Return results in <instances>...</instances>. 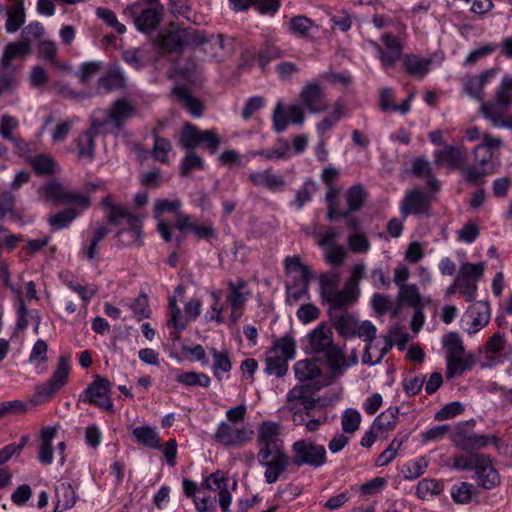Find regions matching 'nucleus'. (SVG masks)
Instances as JSON below:
<instances>
[{
    "label": "nucleus",
    "instance_id": "c9c22d12",
    "mask_svg": "<svg viewBox=\"0 0 512 512\" xmlns=\"http://www.w3.org/2000/svg\"><path fill=\"white\" fill-rule=\"evenodd\" d=\"M284 269L287 274H297V278L301 280V282H311L313 275L311 273L310 268L301 262L299 256H287L284 259Z\"/></svg>",
    "mask_w": 512,
    "mask_h": 512
},
{
    "label": "nucleus",
    "instance_id": "e2e57ef3",
    "mask_svg": "<svg viewBox=\"0 0 512 512\" xmlns=\"http://www.w3.org/2000/svg\"><path fill=\"white\" fill-rule=\"evenodd\" d=\"M399 299L413 308L420 306L421 298L416 285L401 286L399 288Z\"/></svg>",
    "mask_w": 512,
    "mask_h": 512
},
{
    "label": "nucleus",
    "instance_id": "4c0bfd02",
    "mask_svg": "<svg viewBox=\"0 0 512 512\" xmlns=\"http://www.w3.org/2000/svg\"><path fill=\"white\" fill-rule=\"evenodd\" d=\"M29 164L37 175L50 176L55 173L57 162L47 154H37L29 157Z\"/></svg>",
    "mask_w": 512,
    "mask_h": 512
},
{
    "label": "nucleus",
    "instance_id": "a211bd4d",
    "mask_svg": "<svg viewBox=\"0 0 512 512\" xmlns=\"http://www.w3.org/2000/svg\"><path fill=\"white\" fill-rule=\"evenodd\" d=\"M103 127V122L100 120L92 118L90 128L79 135V137L75 140L77 149H78V157L80 159L87 158L92 160L94 157L95 150V137L99 133V129Z\"/></svg>",
    "mask_w": 512,
    "mask_h": 512
},
{
    "label": "nucleus",
    "instance_id": "6e6552de",
    "mask_svg": "<svg viewBox=\"0 0 512 512\" xmlns=\"http://www.w3.org/2000/svg\"><path fill=\"white\" fill-rule=\"evenodd\" d=\"M178 145L186 151H195L205 145L211 153H215L220 145V138L214 130H199L195 125L186 123L179 134Z\"/></svg>",
    "mask_w": 512,
    "mask_h": 512
},
{
    "label": "nucleus",
    "instance_id": "aec40b11",
    "mask_svg": "<svg viewBox=\"0 0 512 512\" xmlns=\"http://www.w3.org/2000/svg\"><path fill=\"white\" fill-rule=\"evenodd\" d=\"M387 51L382 48L380 61L384 68L393 67L397 61L402 59L403 46L401 41L391 33H384L381 37Z\"/></svg>",
    "mask_w": 512,
    "mask_h": 512
},
{
    "label": "nucleus",
    "instance_id": "2f4dec72",
    "mask_svg": "<svg viewBox=\"0 0 512 512\" xmlns=\"http://www.w3.org/2000/svg\"><path fill=\"white\" fill-rule=\"evenodd\" d=\"M57 433L54 427H46L41 430V443L38 459L43 465H49L53 461L52 441Z\"/></svg>",
    "mask_w": 512,
    "mask_h": 512
},
{
    "label": "nucleus",
    "instance_id": "a19ab883",
    "mask_svg": "<svg viewBox=\"0 0 512 512\" xmlns=\"http://www.w3.org/2000/svg\"><path fill=\"white\" fill-rule=\"evenodd\" d=\"M313 27L314 22L303 15L294 16L288 22L289 32L299 38H309Z\"/></svg>",
    "mask_w": 512,
    "mask_h": 512
},
{
    "label": "nucleus",
    "instance_id": "9b49d317",
    "mask_svg": "<svg viewBox=\"0 0 512 512\" xmlns=\"http://www.w3.org/2000/svg\"><path fill=\"white\" fill-rule=\"evenodd\" d=\"M253 434L248 426H237L223 421L218 425L213 438L225 447H241L252 439Z\"/></svg>",
    "mask_w": 512,
    "mask_h": 512
},
{
    "label": "nucleus",
    "instance_id": "37998d69",
    "mask_svg": "<svg viewBox=\"0 0 512 512\" xmlns=\"http://www.w3.org/2000/svg\"><path fill=\"white\" fill-rule=\"evenodd\" d=\"M98 86L106 92L122 89L125 87V76L119 69H110L104 76L99 78Z\"/></svg>",
    "mask_w": 512,
    "mask_h": 512
},
{
    "label": "nucleus",
    "instance_id": "473e14b6",
    "mask_svg": "<svg viewBox=\"0 0 512 512\" xmlns=\"http://www.w3.org/2000/svg\"><path fill=\"white\" fill-rule=\"evenodd\" d=\"M365 277V265L363 263L356 264L351 269V275L344 283L346 286V294L350 296L352 304H355L360 297V281Z\"/></svg>",
    "mask_w": 512,
    "mask_h": 512
},
{
    "label": "nucleus",
    "instance_id": "052dcab7",
    "mask_svg": "<svg viewBox=\"0 0 512 512\" xmlns=\"http://www.w3.org/2000/svg\"><path fill=\"white\" fill-rule=\"evenodd\" d=\"M324 250L325 261L334 267L343 265L348 256L347 250L341 245L328 247Z\"/></svg>",
    "mask_w": 512,
    "mask_h": 512
},
{
    "label": "nucleus",
    "instance_id": "4d7b16f0",
    "mask_svg": "<svg viewBox=\"0 0 512 512\" xmlns=\"http://www.w3.org/2000/svg\"><path fill=\"white\" fill-rule=\"evenodd\" d=\"M309 285L310 282H301L299 286L298 280L295 278V281L292 286L286 285V302L289 305H293L300 301L302 298L309 295Z\"/></svg>",
    "mask_w": 512,
    "mask_h": 512
},
{
    "label": "nucleus",
    "instance_id": "09e8293b",
    "mask_svg": "<svg viewBox=\"0 0 512 512\" xmlns=\"http://www.w3.org/2000/svg\"><path fill=\"white\" fill-rule=\"evenodd\" d=\"M349 250L355 254H366L371 247L370 240L364 231H356L347 236Z\"/></svg>",
    "mask_w": 512,
    "mask_h": 512
},
{
    "label": "nucleus",
    "instance_id": "338daca9",
    "mask_svg": "<svg viewBox=\"0 0 512 512\" xmlns=\"http://www.w3.org/2000/svg\"><path fill=\"white\" fill-rule=\"evenodd\" d=\"M484 270V262H480L477 264L463 263L460 266L459 274L457 277H463V279H469L470 281H477L482 278Z\"/></svg>",
    "mask_w": 512,
    "mask_h": 512
},
{
    "label": "nucleus",
    "instance_id": "e433bc0d",
    "mask_svg": "<svg viewBox=\"0 0 512 512\" xmlns=\"http://www.w3.org/2000/svg\"><path fill=\"white\" fill-rule=\"evenodd\" d=\"M288 359L277 354H270L268 350L265 358L264 372L277 378L284 377L288 372Z\"/></svg>",
    "mask_w": 512,
    "mask_h": 512
},
{
    "label": "nucleus",
    "instance_id": "de8ad7c7",
    "mask_svg": "<svg viewBox=\"0 0 512 512\" xmlns=\"http://www.w3.org/2000/svg\"><path fill=\"white\" fill-rule=\"evenodd\" d=\"M480 111L486 119L491 121L493 126L512 130V116H504L505 111H494L491 105H482Z\"/></svg>",
    "mask_w": 512,
    "mask_h": 512
},
{
    "label": "nucleus",
    "instance_id": "8fccbe9b",
    "mask_svg": "<svg viewBox=\"0 0 512 512\" xmlns=\"http://www.w3.org/2000/svg\"><path fill=\"white\" fill-rule=\"evenodd\" d=\"M398 414V407H390L375 418L372 427L378 430H393L396 426Z\"/></svg>",
    "mask_w": 512,
    "mask_h": 512
},
{
    "label": "nucleus",
    "instance_id": "b1692460",
    "mask_svg": "<svg viewBox=\"0 0 512 512\" xmlns=\"http://www.w3.org/2000/svg\"><path fill=\"white\" fill-rule=\"evenodd\" d=\"M6 16V32H17L26 21L24 0H12L11 4L6 8Z\"/></svg>",
    "mask_w": 512,
    "mask_h": 512
},
{
    "label": "nucleus",
    "instance_id": "cd10ccee",
    "mask_svg": "<svg viewBox=\"0 0 512 512\" xmlns=\"http://www.w3.org/2000/svg\"><path fill=\"white\" fill-rule=\"evenodd\" d=\"M246 288L247 282L243 279H239L237 282H228L226 301L229 303L231 310L243 309L250 294L249 292H245Z\"/></svg>",
    "mask_w": 512,
    "mask_h": 512
},
{
    "label": "nucleus",
    "instance_id": "f03ea898",
    "mask_svg": "<svg viewBox=\"0 0 512 512\" xmlns=\"http://www.w3.org/2000/svg\"><path fill=\"white\" fill-rule=\"evenodd\" d=\"M311 351L321 354L327 362L329 371L338 376L344 364V351L333 341V332L326 323H321L308 334Z\"/></svg>",
    "mask_w": 512,
    "mask_h": 512
},
{
    "label": "nucleus",
    "instance_id": "bf43d9fd",
    "mask_svg": "<svg viewBox=\"0 0 512 512\" xmlns=\"http://www.w3.org/2000/svg\"><path fill=\"white\" fill-rule=\"evenodd\" d=\"M489 173L487 167L476 163L466 166L464 169V180L473 185H480L484 182V177Z\"/></svg>",
    "mask_w": 512,
    "mask_h": 512
},
{
    "label": "nucleus",
    "instance_id": "ea45409f",
    "mask_svg": "<svg viewBox=\"0 0 512 512\" xmlns=\"http://www.w3.org/2000/svg\"><path fill=\"white\" fill-rule=\"evenodd\" d=\"M133 226L127 225V228H121L116 233V238H118L121 246H135L141 247L143 246V237H142V220L139 218V226L137 228V235L133 233Z\"/></svg>",
    "mask_w": 512,
    "mask_h": 512
},
{
    "label": "nucleus",
    "instance_id": "dca6fc26",
    "mask_svg": "<svg viewBox=\"0 0 512 512\" xmlns=\"http://www.w3.org/2000/svg\"><path fill=\"white\" fill-rule=\"evenodd\" d=\"M300 98L304 106L311 113H321L329 107L325 92L317 83L306 84L300 92Z\"/></svg>",
    "mask_w": 512,
    "mask_h": 512
},
{
    "label": "nucleus",
    "instance_id": "3c124183",
    "mask_svg": "<svg viewBox=\"0 0 512 512\" xmlns=\"http://www.w3.org/2000/svg\"><path fill=\"white\" fill-rule=\"evenodd\" d=\"M78 211L75 208H67L48 217V223L55 230L66 228L77 217Z\"/></svg>",
    "mask_w": 512,
    "mask_h": 512
},
{
    "label": "nucleus",
    "instance_id": "680f3d73",
    "mask_svg": "<svg viewBox=\"0 0 512 512\" xmlns=\"http://www.w3.org/2000/svg\"><path fill=\"white\" fill-rule=\"evenodd\" d=\"M474 491L473 484L462 482L460 485L453 486L451 496L456 503L466 504L471 501Z\"/></svg>",
    "mask_w": 512,
    "mask_h": 512
},
{
    "label": "nucleus",
    "instance_id": "c03bdc74",
    "mask_svg": "<svg viewBox=\"0 0 512 512\" xmlns=\"http://www.w3.org/2000/svg\"><path fill=\"white\" fill-rule=\"evenodd\" d=\"M175 379L178 383L188 387L200 386L207 388L211 383L207 374L195 371L178 373Z\"/></svg>",
    "mask_w": 512,
    "mask_h": 512
},
{
    "label": "nucleus",
    "instance_id": "1a4fd4ad",
    "mask_svg": "<svg viewBox=\"0 0 512 512\" xmlns=\"http://www.w3.org/2000/svg\"><path fill=\"white\" fill-rule=\"evenodd\" d=\"M340 282L338 272L322 273L319 276V294L323 302L328 303L329 307L352 306L350 296L346 294V286L337 290Z\"/></svg>",
    "mask_w": 512,
    "mask_h": 512
},
{
    "label": "nucleus",
    "instance_id": "6ab92c4d",
    "mask_svg": "<svg viewBox=\"0 0 512 512\" xmlns=\"http://www.w3.org/2000/svg\"><path fill=\"white\" fill-rule=\"evenodd\" d=\"M296 379L301 384L323 383L322 370L316 360L303 359L297 361L293 366Z\"/></svg>",
    "mask_w": 512,
    "mask_h": 512
},
{
    "label": "nucleus",
    "instance_id": "f704fd0d",
    "mask_svg": "<svg viewBox=\"0 0 512 512\" xmlns=\"http://www.w3.org/2000/svg\"><path fill=\"white\" fill-rule=\"evenodd\" d=\"M132 435L139 444L152 449H161L160 437L155 428L151 426L144 425L136 427L133 429Z\"/></svg>",
    "mask_w": 512,
    "mask_h": 512
},
{
    "label": "nucleus",
    "instance_id": "5fc2aeb1",
    "mask_svg": "<svg viewBox=\"0 0 512 512\" xmlns=\"http://www.w3.org/2000/svg\"><path fill=\"white\" fill-rule=\"evenodd\" d=\"M194 169H204V161L195 151H187L180 163V174L186 177Z\"/></svg>",
    "mask_w": 512,
    "mask_h": 512
},
{
    "label": "nucleus",
    "instance_id": "79ce46f5",
    "mask_svg": "<svg viewBox=\"0 0 512 512\" xmlns=\"http://www.w3.org/2000/svg\"><path fill=\"white\" fill-rule=\"evenodd\" d=\"M31 45L27 41L13 42L6 46L4 54L1 59L3 67H8L10 62L18 57H23L30 54Z\"/></svg>",
    "mask_w": 512,
    "mask_h": 512
},
{
    "label": "nucleus",
    "instance_id": "5701e85b",
    "mask_svg": "<svg viewBox=\"0 0 512 512\" xmlns=\"http://www.w3.org/2000/svg\"><path fill=\"white\" fill-rule=\"evenodd\" d=\"M480 459L475 469L478 482L484 489H492L499 484V475L488 456L483 454Z\"/></svg>",
    "mask_w": 512,
    "mask_h": 512
},
{
    "label": "nucleus",
    "instance_id": "7c9ffc66",
    "mask_svg": "<svg viewBox=\"0 0 512 512\" xmlns=\"http://www.w3.org/2000/svg\"><path fill=\"white\" fill-rule=\"evenodd\" d=\"M494 75V70H486L478 76L470 77L464 85L465 92L472 98L478 101H483L484 95L482 93L484 86L489 79Z\"/></svg>",
    "mask_w": 512,
    "mask_h": 512
},
{
    "label": "nucleus",
    "instance_id": "0eeeda50",
    "mask_svg": "<svg viewBox=\"0 0 512 512\" xmlns=\"http://www.w3.org/2000/svg\"><path fill=\"white\" fill-rule=\"evenodd\" d=\"M291 451L292 461L297 467L306 465L316 469L327 463L326 448L309 438L295 441Z\"/></svg>",
    "mask_w": 512,
    "mask_h": 512
},
{
    "label": "nucleus",
    "instance_id": "9d476101",
    "mask_svg": "<svg viewBox=\"0 0 512 512\" xmlns=\"http://www.w3.org/2000/svg\"><path fill=\"white\" fill-rule=\"evenodd\" d=\"M110 391L111 382L105 377L96 375L93 382L81 394L80 400L113 413L114 406L110 397Z\"/></svg>",
    "mask_w": 512,
    "mask_h": 512
},
{
    "label": "nucleus",
    "instance_id": "bb28decb",
    "mask_svg": "<svg viewBox=\"0 0 512 512\" xmlns=\"http://www.w3.org/2000/svg\"><path fill=\"white\" fill-rule=\"evenodd\" d=\"M172 95L176 98V100L183 105L188 112L194 117H200L203 113V104L202 102L192 96L188 88L185 86H175L171 91Z\"/></svg>",
    "mask_w": 512,
    "mask_h": 512
},
{
    "label": "nucleus",
    "instance_id": "c85d7f7f",
    "mask_svg": "<svg viewBox=\"0 0 512 512\" xmlns=\"http://www.w3.org/2000/svg\"><path fill=\"white\" fill-rule=\"evenodd\" d=\"M169 40L174 43L176 49L184 46L195 48L208 42L200 31L194 29L182 30L179 34L171 36Z\"/></svg>",
    "mask_w": 512,
    "mask_h": 512
},
{
    "label": "nucleus",
    "instance_id": "f257e3e1",
    "mask_svg": "<svg viewBox=\"0 0 512 512\" xmlns=\"http://www.w3.org/2000/svg\"><path fill=\"white\" fill-rule=\"evenodd\" d=\"M281 426L277 422L263 421L257 433V460L265 467L264 477L268 484L275 483L290 465V458L280 437Z\"/></svg>",
    "mask_w": 512,
    "mask_h": 512
},
{
    "label": "nucleus",
    "instance_id": "f8f14e48",
    "mask_svg": "<svg viewBox=\"0 0 512 512\" xmlns=\"http://www.w3.org/2000/svg\"><path fill=\"white\" fill-rule=\"evenodd\" d=\"M474 425V420H471L460 423L456 427L454 441L460 449L465 451L478 450L486 447L491 440L497 442V438L495 436L489 437L484 434H476L470 431L469 428H473Z\"/></svg>",
    "mask_w": 512,
    "mask_h": 512
},
{
    "label": "nucleus",
    "instance_id": "864d4df0",
    "mask_svg": "<svg viewBox=\"0 0 512 512\" xmlns=\"http://www.w3.org/2000/svg\"><path fill=\"white\" fill-rule=\"evenodd\" d=\"M443 490V484L434 479H422L418 482L416 494L420 499H427L439 495Z\"/></svg>",
    "mask_w": 512,
    "mask_h": 512
},
{
    "label": "nucleus",
    "instance_id": "a18cd8bd",
    "mask_svg": "<svg viewBox=\"0 0 512 512\" xmlns=\"http://www.w3.org/2000/svg\"><path fill=\"white\" fill-rule=\"evenodd\" d=\"M57 506L55 512L65 511L72 508L77 500L76 493L70 484H61L60 488L57 489Z\"/></svg>",
    "mask_w": 512,
    "mask_h": 512
},
{
    "label": "nucleus",
    "instance_id": "0e129e2a",
    "mask_svg": "<svg viewBox=\"0 0 512 512\" xmlns=\"http://www.w3.org/2000/svg\"><path fill=\"white\" fill-rule=\"evenodd\" d=\"M207 44L209 45V48L212 52V57L217 61H222L228 54V50L226 48V39L222 34L211 36L208 39Z\"/></svg>",
    "mask_w": 512,
    "mask_h": 512
},
{
    "label": "nucleus",
    "instance_id": "13d9d810",
    "mask_svg": "<svg viewBox=\"0 0 512 512\" xmlns=\"http://www.w3.org/2000/svg\"><path fill=\"white\" fill-rule=\"evenodd\" d=\"M172 150L171 142L164 137H156L151 151L152 157L161 163H168V154Z\"/></svg>",
    "mask_w": 512,
    "mask_h": 512
},
{
    "label": "nucleus",
    "instance_id": "39448f33",
    "mask_svg": "<svg viewBox=\"0 0 512 512\" xmlns=\"http://www.w3.org/2000/svg\"><path fill=\"white\" fill-rule=\"evenodd\" d=\"M69 356L61 355L57 367L48 381L35 387L31 402L35 405L49 401L69 380Z\"/></svg>",
    "mask_w": 512,
    "mask_h": 512
},
{
    "label": "nucleus",
    "instance_id": "393cba45",
    "mask_svg": "<svg viewBox=\"0 0 512 512\" xmlns=\"http://www.w3.org/2000/svg\"><path fill=\"white\" fill-rule=\"evenodd\" d=\"M248 178L254 186H263L272 192L280 191L285 187L284 178L272 173L270 169L252 173Z\"/></svg>",
    "mask_w": 512,
    "mask_h": 512
},
{
    "label": "nucleus",
    "instance_id": "774afa93",
    "mask_svg": "<svg viewBox=\"0 0 512 512\" xmlns=\"http://www.w3.org/2000/svg\"><path fill=\"white\" fill-rule=\"evenodd\" d=\"M361 422V415L355 409H347L341 420L342 430L345 433L353 434L358 430Z\"/></svg>",
    "mask_w": 512,
    "mask_h": 512
},
{
    "label": "nucleus",
    "instance_id": "4be33fe9",
    "mask_svg": "<svg viewBox=\"0 0 512 512\" xmlns=\"http://www.w3.org/2000/svg\"><path fill=\"white\" fill-rule=\"evenodd\" d=\"M512 104V76L505 75L496 89L495 98L482 105H491L494 111H506Z\"/></svg>",
    "mask_w": 512,
    "mask_h": 512
},
{
    "label": "nucleus",
    "instance_id": "f3484780",
    "mask_svg": "<svg viewBox=\"0 0 512 512\" xmlns=\"http://www.w3.org/2000/svg\"><path fill=\"white\" fill-rule=\"evenodd\" d=\"M136 114V107L128 102L126 99H118L114 102L113 106L107 111L106 116L100 122H103V127L108 123H113L115 128L120 130L123 127L125 120Z\"/></svg>",
    "mask_w": 512,
    "mask_h": 512
},
{
    "label": "nucleus",
    "instance_id": "4468645a",
    "mask_svg": "<svg viewBox=\"0 0 512 512\" xmlns=\"http://www.w3.org/2000/svg\"><path fill=\"white\" fill-rule=\"evenodd\" d=\"M138 7V3L132 4L124 10V13L133 17L134 24L139 31L143 33L154 31L160 23L163 7L161 6L160 9L146 8L137 15L136 10Z\"/></svg>",
    "mask_w": 512,
    "mask_h": 512
},
{
    "label": "nucleus",
    "instance_id": "6e6d98bb",
    "mask_svg": "<svg viewBox=\"0 0 512 512\" xmlns=\"http://www.w3.org/2000/svg\"><path fill=\"white\" fill-rule=\"evenodd\" d=\"M442 343L446 350V356L465 354L463 342L456 332H450L444 335L442 338Z\"/></svg>",
    "mask_w": 512,
    "mask_h": 512
},
{
    "label": "nucleus",
    "instance_id": "c756f323",
    "mask_svg": "<svg viewBox=\"0 0 512 512\" xmlns=\"http://www.w3.org/2000/svg\"><path fill=\"white\" fill-rule=\"evenodd\" d=\"M406 72L414 77L423 78L430 70L432 61L414 54L405 55L402 58Z\"/></svg>",
    "mask_w": 512,
    "mask_h": 512
},
{
    "label": "nucleus",
    "instance_id": "49530a36",
    "mask_svg": "<svg viewBox=\"0 0 512 512\" xmlns=\"http://www.w3.org/2000/svg\"><path fill=\"white\" fill-rule=\"evenodd\" d=\"M289 149V142L283 138H278L272 148L255 151L253 155L262 156L267 160H282L287 157Z\"/></svg>",
    "mask_w": 512,
    "mask_h": 512
},
{
    "label": "nucleus",
    "instance_id": "72a5a7b5",
    "mask_svg": "<svg viewBox=\"0 0 512 512\" xmlns=\"http://www.w3.org/2000/svg\"><path fill=\"white\" fill-rule=\"evenodd\" d=\"M474 364L472 356L464 357V355L446 356V375L451 379L461 375L466 370H470Z\"/></svg>",
    "mask_w": 512,
    "mask_h": 512
},
{
    "label": "nucleus",
    "instance_id": "7ed1b4c3",
    "mask_svg": "<svg viewBox=\"0 0 512 512\" xmlns=\"http://www.w3.org/2000/svg\"><path fill=\"white\" fill-rule=\"evenodd\" d=\"M348 307H329V319L338 335L346 339L359 337L365 342L373 341L376 337V326L369 320L359 322L357 317L348 311Z\"/></svg>",
    "mask_w": 512,
    "mask_h": 512
},
{
    "label": "nucleus",
    "instance_id": "423d86ee",
    "mask_svg": "<svg viewBox=\"0 0 512 512\" xmlns=\"http://www.w3.org/2000/svg\"><path fill=\"white\" fill-rule=\"evenodd\" d=\"M37 192L39 197L46 202L52 201L58 204H74L83 210L87 209L91 204L89 196L78 193L58 181L45 183Z\"/></svg>",
    "mask_w": 512,
    "mask_h": 512
},
{
    "label": "nucleus",
    "instance_id": "69168bd1",
    "mask_svg": "<svg viewBox=\"0 0 512 512\" xmlns=\"http://www.w3.org/2000/svg\"><path fill=\"white\" fill-rule=\"evenodd\" d=\"M47 351V343L42 339H38L33 345L29 356L30 364L35 365V367L45 364L47 362Z\"/></svg>",
    "mask_w": 512,
    "mask_h": 512
},
{
    "label": "nucleus",
    "instance_id": "2eb2a0df",
    "mask_svg": "<svg viewBox=\"0 0 512 512\" xmlns=\"http://www.w3.org/2000/svg\"><path fill=\"white\" fill-rule=\"evenodd\" d=\"M429 209V197L418 189L407 191L400 205V211L404 218L411 214H427Z\"/></svg>",
    "mask_w": 512,
    "mask_h": 512
},
{
    "label": "nucleus",
    "instance_id": "412c9836",
    "mask_svg": "<svg viewBox=\"0 0 512 512\" xmlns=\"http://www.w3.org/2000/svg\"><path fill=\"white\" fill-rule=\"evenodd\" d=\"M466 317L471 321L467 332L469 334L478 332L489 323L490 306L488 302L480 301L471 305L466 312Z\"/></svg>",
    "mask_w": 512,
    "mask_h": 512
},
{
    "label": "nucleus",
    "instance_id": "20e7f679",
    "mask_svg": "<svg viewBox=\"0 0 512 512\" xmlns=\"http://www.w3.org/2000/svg\"><path fill=\"white\" fill-rule=\"evenodd\" d=\"M324 383L297 384L286 395L285 409L291 414L292 422H302V413L312 411L319 399L314 396Z\"/></svg>",
    "mask_w": 512,
    "mask_h": 512
},
{
    "label": "nucleus",
    "instance_id": "ddd939ff",
    "mask_svg": "<svg viewBox=\"0 0 512 512\" xmlns=\"http://www.w3.org/2000/svg\"><path fill=\"white\" fill-rule=\"evenodd\" d=\"M105 210L106 219L109 224L121 225L123 222L126 225L133 226V233L137 235V228L139 226V216L130 212L123 205L115 204L112 197L107 195L101 202Z\"/></svg>",
    "mask_w": 512,
    "mask_h": 512
},
{
    "label": "nucleus",
    "instance_id": "603ef678",
    "mask_svg": "<svg viewBox=\"0 0 512 512\" xmlns=\"http://www.w3.org/2000/svg\"><path fill=\"white\" fill-rule=\"evenodd\" d=\"M366 192L364 188L357 184L350 187L345 193V199L349 211H359L365 201Z\"/></svg>",
    "mask_w": 512,
    "mask_h": 512
},
{
    "label": "nucleus",
    "instance_id": "a878e982",
    "mask_svg": "<svg viewBox=\"0 0 512 512\" xmlns=\"http://www.w3.org/2000/svg\"><path fill=\"white\" fill-rule=\"evenodd\" d=\"M463 162L464 155L458 146L448 145L434 153V164L437 166L460 168Z\"/></svg>",
    "mask_w": 512,
    "mask_h": 512
},
{
    "label": "nucleus",
    "instance_id": "58836bf2",
    "mask_svg": "<svg viewBox=\"0 0 512 512\" xmlns=\"http://www.w3.org/2000/svg\"><path fill=\"white\" fill-rule=\"evenodd\" d=\"M269 351L270 354H277L291 360L296 354V341L291 335H284L273 341V345Z\"/></svg>",
    "mask_w": 512,
    "mask_h": 512
}]
</instances>
